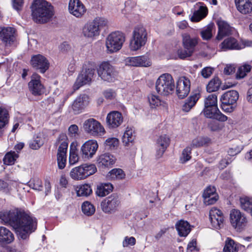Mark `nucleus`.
Wrapping results in <instances>:
<instances>
[{
  "instance_id": "1",
  "label": "nucleus",
  "mask_w": 252,
  "mask_h": 252,
  "mask_svg": "<svg viewBox=\"0 0 252 252\" xmlns=\"http://www.w3.org/2000/svg\"><path fill=\"white\" fill-rule=\"evenodd\" d=\"M0 220L2 223L12 226L20 239L26 240L36 229V219L25 212L3 210L0 212Z\"/></svg>"
},
{
  "instance_id": "4",
  "label": "nucleus",
  "mask_w": 252,
  "mask_h": 252,
  "mask_svg": "<svg viewBox=\"0 0 252 252\" xmlns=\"http://www.w3.org/2000/svg\"><path fill=\"white\" fill-rule=\"evenodd\" d=\"M174 81L172 76L165 73L161 75L156 83V89L157 93L162 95H168L174 91Z\"/></svg>"
},
{
  "instance_id": "3",
  "label": "nucleus",
  "mask_w": 252,
  "mask_h": 252,
  "mask_svg": "<svg viewBox=\"0 0 252 252\" xmlns=\"http://www.w3.org/2000/svg\"><path fill=\"white\" fill-rule=\"evenodd\" d=\"M203 113L208 118L214 119L220 121L225 122L227 117L220 112L218 107L217 96L215 94H210L204 100Z\"/></svg>"
},
{
  "instance_id": "63",
  "label": "nucleus",
  "mask_w": 252,
  "mask_h": 252,
  "mask_svg": "<svg viewBox=\"0 0 252 252\" xmlns=\"http://www.w3.org/2000/svg\"><path fill=\"white\" fill-rule=\"evenodd\" d=\"M235 71V67L233 65H227L224 69V73L226 75H230Z\"/></svg>"
},
{
  "instance_id": "38",
  "label": "nucleus",
  "mask_w": 252,
  "mask_h": 252,
  "mask_svg": "<svg viewBox=\"0 0 252 252\" xmlns=\"http://www.w3.org/2000/svg\"><path fill=\"white\" fill-rule=\"evenodd\" d=\"M135 138L132 129L127 128L122 137V142L125 146H129L132 144Z\"/></svg>"
},
{
  "instance_id": "51",
  "label": "nucleus",
  "mask_w": 252,
  "mask_h": 252,
  "mask_svg": "<svg viewBox=\"0 0 252 252\" xmlns=\"http://www.w3.org/2000/svg\"><path fill=\"white\" fill-rule=\"evenodd\" d=\"M209 141L208 138L197 137L192 140L191 145L192 147H199L205 145Z\"/></svg>"
},
{
  "instance_id": "49",
  "label": "nucleus",
  "mask_w": 252,
  "mask_h": 252,
  "mask_svg": "<svg viewBox=\"0 0 252 252\" xmlns=\"http://www.w3.org/2000/svg\"><path fill=\"white\" fill-rule=\"evenodd\" d=\"M251 66L249 64H245L239 67L236 73V78L241 79L244 78L247 73L251 71Z\"/></svg>"
},
{
  "instance_id": "48",
  "label": "nucleus",
  "mask_w": 252,
  "mask_h": 252,
  "mask_svg": "<svg viewBox=\"0 0 252 252\" xmlns=\"http://www.w3.org/2000/svg\"><path fill=\"white\" fill-rule=\"evenodd\" d=\"M18 155L15 152H10L7 153L3 158V162L6 165H12L14 163Z\"/></svg>"
},
{
  "instance_id": "12",
  "label": "nucleus",
  "mask_w": 252,
  "mask_h": 252,
  "mask_svg": "<svg viewBox=\"0 0 252 252\" xmlns=\"http://www.w3.org/2000/svg\"><path fill=\"white\" fill-rule=\"evenodd\" d=\"M230 221L232 226L237 231L243 230L248 223V219L245 214L240 210L233 209L230 213Z\"/></svg>"
},
{
  "instance_id": "27",
  "label": "nucleus",
  "mask_w": 252,
  "mask_h": 252,
  "mask_svg": "<svg viewBox=\"0 0 252 252\" xmlns=\"http://www.w3.org/2000/svg\"><path fill=\"white\" fill-rule=\"evenodd\" d=\"M216 188L214 187L209 186L204 190L203 197L204 202L207 205L215 203L218 199V196L216 193Z\"/></svg>"
},
{
  "instance_id": "56",
  "label": "nucleus",
  "mask_w": 252,
  "mask_h": 252,
  "mask_svg": "<svg viewBox=\"0 0 252 252\" xmlns=\"http://www.w3.org/2000/svg\"><path fill=\"white\" fill-rule=\"evenodd\" d=\"M135 243L136 239L134 237L126 236L123 242V246L124 247L132 246H134Z\"/></svg>"
},
{
  "instance_id": "43",
  "label": "nucleus",
  "mask_w": 252,
  "mask_h": 252,
  "mask_svg": "<svg viewBox=\"0 0 252 252\" xmlns=\"http://www.w3.org/2000/svg\"><path fill=\"white\" fill-rule=\"evenodd\" d=\"M44 143V138L41 134H38L36 137L30 143V147L33 150H37L42 146Z\"/></svg>"
},
{
  "instance_id": "32",
  "label": "nucleus",
  "mask_w": 252,
  "mask_h": 252,
  "mask_svg": "<svg viewBox=\"0 0 252 252\" xmlns=\"http://www.w3.org/2000/svg\"><path fill=\"white\" fill-rule=\"evenodd\" d=\"M14 240L13 234L7 228L0 226V244H8Z\"/></svg>"
},
{
  "instance_id": "58",
  "label": "nucleus",
  "mask_w": 252,
  "mask_h": 252,
  "mask_svg": "<svg viewBox=\"0 0 252 252\" xmlns=\"http://www.w3.org/2000/svg\"><path fill=\"white\" fill-rule=\"evenodd\" d=\"M137 59L136 57H128L126 59L125 63L127 65L138 66Z\"/></svg>"
},
{
  "instance_id": "26",
  "label": "nucleus",
  "mask_w": 252,
  "mask_h": 252,
  "mask_svg": "<svg viewBox=\"0 0 252 252\" xmlns=\"http://www.w3.org/2000/svg\"><path fill=\"white\" fill-rule=\"evenodd\" d=\"M170 138L166 135H161L157 140V156L161 157L170 144Z\"/></svg>"
},
{
  "instance_id": "36",
  "label": "nucleus",
  "mask_w": 252,
  "mask_h": 252,
  "mask_svg": "<svg viewBox=\"0 0 252 252\" xmlns=\"http://www.w3.org/2000/svg\"><path fill=\"white\" fill-rule=\"evenodd\" d=\"M113 189V185L110 183L102 184L97 186L96 194L100 197H103L108 194Z\"/></svg>"
},
{
  "instance_id": "41",
  "label": "nucleus",
  "mask_w": 252,
  "mask_h": 252,
  "mask_svg": "<svg viewBox=\"0 0 252 252\" xmlns=\"http://www.w3.org/2000/svg\"><path fill=\"white\" fill-rule=\"evenodd\" d=\"M241 208L249 213L252 217V198L244 197L240 198Z\"/></svg>"
},
{
  "instance_id": "13",
  "label": "nucleus",
  "mask_w": 252,
  "mask_h": 252,
  "mask_svg": "<svg viewBox=\"0 0 252 252\" xmlns=\"http://www.w3.org/2000/svg\"><path fill=\"white\" fill-rule=\"evenodd\" d=\"M98 76L104 81L113 82L117 75L114 67L108 62L102 63L97 69Z\"/></svg>"
},
{
  "instance_id": "23",
  "label": "nucleus",
  "mask_w": 252,
  "mask_h": 252,
  "mask_svg": "<svg viewBox=\"0 0 252 252\" xmlns=\"http://www.w3.org/2000/svg\"><path fill=\"white\" fill-rule=\"evenodd\" d=\"M123 122V117L122 115L118 111H112L107 116V125L110 128H116L119 126Z\"/></svg>"
},
{
  "instance_id": "54",
  "label": "nucleus",
  "mask_w": 252,
  "mask_h": 252,
  "mask_svg": "<svg viewBox=\"0 0 252 252\" xmlns=\"http://www.w3.org/2000/svg\"><path fill=\"white\" fill-rule=\"evenodd\" d=\"M148 100L152 107L158 106L160 104L159 97L156 95L150 94L148 96Z\"/></svg>"
},
{
  "instance_id": "21",
  "label": "nucleus",
  "mask_w": 252,
  "mask_h": 252,
  "mask_svg": "<svg viewBox=\"0 0 252 252\" xmlns=\"http://www.w3.org/2000/svg\"><path fill=\"white\" fill-rule=\"evenodd\" d=\"M89 97L86 94H80L76 97L72 104V108L75 114H78L88 106Z\"/></svg>"
},
{
  "instance_id": "55",
  "label": "nucleus",
  "mask_w": 252,
  "mask_h": 252,
  "mask_svg": "<svg viewBox=\"0 0 252 252\" xmlns=\"http://www.w3.org/2000/svg\"><path fill=\"white\" fill-rule=\"evenodd\" d=\"M191 51L184 48V49H179L178 50V55L181 59H184L187 57H189L193 54Z\"/></svg>"
},
{
  "instance_id": "8",
  "label": "nucleus",
  "mask_w": 252,
  "mask_h": 252,
  "mask_svg": "<svg viewBox=\"0 0 252 252\" xmlns=\"http://www.w3.org/2000/svg\"><path fill=\"white\" fill-rule=\"evenodd\" d=\"M239 93L235 90H231L224 93L221 96V107L226 113L232 112L236 108L239 98Z\"/></svg>"
},
{
  "instance_id": "6",
  "label": "nucleus",
  "mask_w": 252,
  "mask_h": 252,
  "mask_svg": "<svg viewBox=\"0 0 252 252\" xmlns=\"http://www.w3.org/2000/svg\"><path fill=\"white\" fill-rule=\"evenodd\" d=\"M147 41V32L142 26L136 27L132 32V36L130 41L129 48L131 51H135L144 46Z\"/></svg>"
},
{
  "instance_id": "42",
  "label": "nucleus",
  "mask_w": 252,
  "mask_h": 252,
  "mask_svg": "<svg viewBox=\"0 0 252 252\" xmlns=\"http://www.w3.org/2000/svg\"><path fill=\"white\" fill-rule=\"evenodd\" d=\"M8 111L0 107V136L2 134V128L8 122Z\"/></svg>"
},
{
  "instance_id": "31",
  "label": "nucleus",
  "mask_w": 252,
  "mask_h": 252,
  "mask_svg": "<svg viewBox=\"0 0 252 252\" xmlns=\"http://www.w3.org/2000/svg\"><path fill=\"white\" fill-rule=\"evenodd\" d=\"M191 225L186 220H181L175 224L178 234L180 237H186L191 231Z\"/></svg>"
},
{
  "instance_id": "29",
  "label": "nucleus",
  "mask_w": 252,
  "mask_h": 252,
  "mask_svg": "<svg viewBox=\"0 0 252 252\" xmlns=\"http://www.w3.org/2000/svg\"><path fill=\"white\" fill-rule=\"evenodd\" d=\"M116 158L112 155L105 153L100 155L97 159L99 166L109 167L114 164Z\"/></svg>"
},
{
  "instance_id": "57",
  "label": "nucleus",
  "mask_w": 252,
  "mask_h": 252,
  "mask_svg": "<svg viewBox=\"0 0 252 252\" xmlns=\"http://www.w3.org/2000/svg\"><path fill=\"white\" fill-rule=\"evenodd\" d=\"M213 72V68L210 67H206L201 70V74L203 77L207 78L212 74Z\"/></svg>"
},
{
  "instance_id": "19",
  "label": "nucleus",
  "mask_w": 252,
  "mask_h": 252,
  "mask_svg": "<svg viewBox=\"0 0 252 252\" xmlns=\"http://www.w3.org/2000/svg\"><path fill=\"white\" fill-rule=\"evenodd\" d=\"M40 78L38 74H33L28 83L29 91L34 96L40 95L43 93L44 86L41 82Z\"/></svg>"
},
{
  "instance_id": "25",
  "label": "nucleus",
  "mask_w": 252,
  "mask_h": 252,
  "mask_svg": "<svg viewBox=\"0 0 252 252\" xmlns=\"http://www.w3.org/2000/svg\"><path fill=\"white\" fill-rule=\"evenodd\" d=\"M217 24L218 26V33L216 37L217 39L220 40L224 36L232 33V27L226 21L218 20Z\"/></svg>"
},
{
  "instance_id": "40",
  "label": "nucleus",
  "mask_w": 252,
  "mask_h": 252,
  "mask_svg": "<svg viewBox=\"0 0 252 252\" xmlns=\"http://www.w3.org/2000/svg\"><path fill=\"white\" fill-rule=\"evenodd\" d=\"M76 192L78 196H88L92 193V189L90 185L84 184L77 188Z\"/></svg>"
},
{
  "instance_id": "50",
  "label": "nucleus",
  "mask_w": 252,
  "mask_h": 252,
  "mask_svg": "<svg viewBox=\"0 0 252 252\" xmlns=\"http://www.w3.org/2000/svg\"><path fill=\"white\" fill-rule=\"evenodd\" d=\"M79 159L77 150L75 148H70L69 151V163L73 165L78 162Z\"/></svg>"
},
{
  "instance_id": "62",
  "label": "nucleus",
  "mask_w": 252,
  "mask_h": 252,
  "mask_svg": "<svg viewBox=\"0 0 252 252\" xmlns=\"http://www.w3.org/2000/svg\"><path fill=\"white\" fill-rule=\"evenodd\" d=\"M12 4L15 10H20L23 5V0H13Z\"/></svg>"
},
{
  "instance_id": "64",
  "label": "nucleus",
  "mask_w": 252,
  "mask_h": 252,
  "mask_svg": "<svg viewBox=\"0 0 252 252\" xmlns=\"http://www.w3.org/2000/svg\"><path fill=\"white\" fill-rule=\"evenodd\" d=\"M34 183V189L38 191L42 190L43 186L42 181L39 179H35L33 180Z\"/></svg>"
},
{
  "instance_id": "37",
  "label": "nucleus",
  "mask_w": 252,
  "mask_h": 252,
  "mask_svg": "<svg viewBox=\"0 0 252 252\" xmlns=\"http://www.w3.org/2000/svg\"><path fill=\"white\" fill-rule=\"evenodd\" d=\"M215 28L214 23L208 24L200 32V35L202 38L205 40L210 39L213 36L212 32Z\"/></svg>"
},
{
  "instance_id": "16",
  "label": "nucleus",
  "mask_w": 252,
  "mask_h": 252,
  "mask_svg": "<svg viewBox=\"0 0 252 252\" xmlns=\"http://www.w3.org/2000/svg\"><path fill=\"white\" fill-rule=\"evenodd\" d=\"M190 89L189 79L186 76L180 77L176 83V93L179 98L183 99L189 94Z\"/></svg>"
},
{
  "instance_id": "59",
  "label": "nucleus",
  "mask_w": 252,
  "mask_h": 252,
  "mask_svg": "<svg viewBox=\"0 0 252 252\" xmlns=\"http://www.w3.org/2000/svg\"><path fill=\"white\" fill-rule=\"evenodd\" d=\"M198 251L196 247V241L192 240L188 245L187 252H196Z\"/></svg>"
},
{
  "instance_id": "2",
  "label": "nucleus",
  "mask_w": 252,
  "mask_h": 252,
  "mask_svg": "<svg viewBox=\"0 0 252 252\" xmlns=\"http://www.w3.org/2000/svg\"><path fill=\"white\" fill-rule=\"evenodd\" d=\"M31 8L32 19L36 23H46L53 15V7L45 0H34Z\"/></svg>"
},
{
  "instance_id": "30",
  "label": "nucleus",
  "mask_w": 252,
  "mask_h": 252,
  "mask_svg": "<svg viewBox=\"0 0 252 252\" xmlns=\"http://www.w3.org/2000/svg\"><path fill=\"white\" fill-rule=\"evenodd\" d=\"M199 38L191 37L189 34L185 33L183 35V44L184 48L187 49L194 53L195 48L198 44Z\"/></svg>"
},
{
  "instance_id": "39",
  "label": "nucleus",
  "mask_w": 252,
  "mask_h": 252,
  "mask_svg": "<svg viewBox=\"0 0 252 252\" xmlns=\"http://www.w3.org/2000/svg\"><path fill=\"white\" fill-rule=\"evenodd\" d=\"M207 14V9L202 6H200L199 9L195 11L190 18L192 22H199L204 18Z\"/></svg>"
},
{
  "instance_id": "7",
  "label": "nucleus",
  "mask_w": 252,
  "mask_h": 252,
  "mask_svg": "<svg viewBox=\"0 0 252 252\" xmlns=\"http://www.w3.org/2000/svg\"><path fill=\"white\" fill-rule=\"evenodd\" d=\"M125 41V37L120 32H115L111 33L106 40V46L107 52L112 53L120 50Z\"/></svg>"
},
{
  "instance_id": "61",
  "label": "nucleus",
  "mask_w": 252,
  "mask_h": 252,
  "mask_svg": "<svg viewBox=\"0 0 252 252\" xmlns=\"http://www.w3.org/2000/svg\"><path fill=\"white\" fill-rule=\"evenodd\" d=\"M103 95L106 98L112 99L115 97L116 94L113 90L109 89L104 92Z\"/></svg>"
},
{
  "instance_id": "52",
  "label": "nucleus",
  "mask_w": 252,
  "mask_h": 252,
  "mask_svg": "<svg viewBox=\"0 0 252 252\" xmlns=\"http://www.w3.org/2000/svg\"><path fill=\"white\" fill-rule=\"evenodd\" d=\"M191 151V148L189 147H186L183 151L182 157L180 158L181 163H184L190 159Z\"/></svg>"
},
{
  "instance_id": "18",
  "label": "nucleus",
  "mask_w": 252,
  "mask_h": 252,
  "mask_svg": "<svg viewBox=\"0 0 252 252\" xmlns=\"http://www.w3.org/2000/svg\"><path fill=\"white\" fill-rule=\"evenodd\" d=\"M31 63L34 69L38 70L41 73H45L49 69L50 65L47 58L41 54L32 56Z\"/></svg>"
},
{
  "instance_id": "5",
  "label": "nucleus",
  "mask_w": 252,
  "mask_h": 252,
  "mask_svg": "<svg viewBox=\"0 0 252 252\" xmlns=\"http://www.w3.org/2000/svg\"><path fill=\"white\" fill-rule=\"evenodd\" d=\"M68 138L64 133H61L57 138L55 146L59 145L57 152V162L60 169H63L66 162V153L68 148Z\"/></svg>"
},
{
  "instance_id": "53",
  "label": "nucleus",
  "mask_w": 252,
  "mask_h": 252,
  "mask_svg": "<svg viewBox=\"0 0 252 252\" xmlns=\"http://www.w3.org/2000/svg\"><path fill=\"white\" fill-rule=\"evenodd\" d=\"M137 59V64L138 66H149L151 65V63L149 59L145 56L136 57Z\"/></svg>"
},
{
  "instance_id": "24",
  "label": "nucleus",
  "mask_w": 252,
  "mask_h": 252,
  "mask_svg": "<svg viewBox=\"0 0 252 252\" xmlns=\"http://www.w3.org/2000/svg\"><path fill=\"white\" fill-rule=\"evenodd\" d=\"M68 10L71 14L76 17H81L86 11L84 5L79 0H70Z\"/></svg>"
},
{
  "instance_id": "33",
  "label": "nucleus",
  "mask_w": 252,
  "mask_h": 252,
  "mask_svg": "<svg viewBox=\"0 0 252 252\" xmlns=\"http://www.w3.org/2000/svg\"><path fill=\"white\" fill-rule=\"evenodd\" d=\"M200 97L199 93H195L187 99L182 106V110L185 112H189L196 103Z\"/></svg>"
},
{
  "instance_id": "9",
  "label": "nucleus",
  "mask_w": 252,
  "mask_h": 252,
  "mask_svg": "<svg viewBox=\"0 0 252 252\" xmlns=\"http://www.w3.org/2000/svg\"><path fill=\"white\" fill-rule=\"evenodd\" d=\"M107 21L104 18L96 17L93 21L86 24L83 29V35L87 37L98 35L101 28L107 25Z\"/></svg>"
},
{
  "instance_id": "60",
  "label": "nucleus",
  "mask_w": 252,
  "mask_h": 252,
  "mask_svg": "<svg viewBox=\"0 0 252 252\" xmlns=\"http://www.w3.org/2000/svg\"><path fill=\"white\" fill-rule=\"evenodd\" d=\"M78 127L76 125H72L68 128V134L71 137H75L78 134Z\"/></svg>"
},
{
  "instance_id": "45",
  "label": "nucleus",
  "mask_w": 252,
  "mask_h": 252,
  "mask_svg": "<svg viewBox=\"0 0 252 252\" xmlns=\"http://www.w3.org/2000/svg\"><path fill=\"white\" fill-rule=\"evenodd\" d=\"M119 145V140L116 138H108L104 143L105 150L109 151L115 149Z\"/></svg>"
},
{
  "instance_id": "44",
  "label": "nucleus",
  "mask_w": 252,
  "mask_h": 252,
  "mask_svg": "<svg viewBox=\"0 0 252 252\" xmlns=\"http://www.w3.org/2000/svg\"><path fill=\"white\" fill-rule=\"evenodd\" d=\"M221 84L220 80L218 77H215L212 79L207 86L206 89L208 92L217 91L220 88Z\"/></svg>"
},
{
  "instance_id": "22",
  "label": "nucleus",
  "mask_w": 252,
  "mask_h": 252,
  "mask_svg": "<svg viewBox=\"0 0 252 252\" xmlns=\"http://www.w3.org/2000/svg\"><path fill=\"white\" fill-rule=\"evenodd\" d=\"M14 29L11 27H0V38L5 46H10L15 40Z\"/></svg>"
},
{
  "instance_id": "17",
  "label": "nucleus",
  "mask_w": 252,
  "mask_h": 252,
  "mask_svg": "<svg viewBox=\"0 0 252 252\" xmlns=\"http://www.w3.org/2000/svg\"><path fill=\"white\" fill-rule=\"evenodd\" d=\"M98 147L96 140H89L83 144L81 148V156L84 159H89L93 157Z\"/></svg>"
},
{
  "instance_id": "20",
  "label": "nucleus",
  "mask_w": 252,
  "mask_h": 252,
  "mask_svg": "<svg viewBox=\"0 0 252 252\" xmlns=\"http://www.w3.org/2000/svg\"><path fill=\"white\" fill-rule=\"evenodd\" d=\"M223 215L221 210L215 207L210 210V220L212 226L215 228L220 229L223 226Z\"/></svg>"
},
{
  "instance_id": "35",
  "label": "nucleus",
  "mask_w": 252,
  "mask_h": 252,
  "mask_svg": "<svg viewBox=\"0 0 252 252\" xmlns=\"http://www.w3.org/2000/svg\"><path fill=\"white\" fill-rule=\"evenodd\" d=\"M242 246L236 243L230 238H227L225 241L223 252H238L239 250Z\"/></svg>"
},
{
  "instance_id": "47",
  "label": "nucleus",
  "mask_w": 252,
  "mask_h": 252,
  "mask_svg": "<svg viewBox=\"0 0 252 252\" xmlns=\"http://www.w3.org/2000/svg\"><path fill=\"white\" fill-rule=\"evenodd\" d=\"M109 174L110 177L114 180H121L125 177L124 171L120 168L113 169L109 172Z\"/></svg>"
},
{
  "instance_id": "10",
  "label": "nucleus",
  "mask_w": 252,
  "mask_h": 252,
  "mask_svg": "<svg viewBox=\"0 0 252 252\" xmlns=\"http://www.w3.org/2000/svg\"><path fill=\"white\" fill-rule=\"evenodd\" d=\"M94 66L92 63L85 64L73 85V89L77 90L81 87L90 83L94 75Z\"/></svg>"
},
{
  "instance_id": "46",
  "label": "nucleus",
  "mask_w": 252,
  "mask_h": 252,
  "mask_svg": "<svg viewBox=\"0 0 252 252\" xmlns=\"http://www.w3.org/2000/svg\"><path fill=\"white\" fill-rule=\"evenodd\" d=\"M82 210L84 214L90 216L95 212V208L90 202L86 201L82 205Z\"/></svg>"
},
{
  "instance_id": "15",
  "label": "nucleus",
  "mask_w": 252,
  "mask_h": 252,
  "mask_svg": "<svg viewBox=\"0 0 252 252\" xmlns=\"http://www.w3.org/2000/svg\"><path fill=\"white\" fill-rule=\"evenodd\" d=\"M83 128L87 133L94 136L101 135L105 131L100 123L93 118L86 120L83 124Z\"/></svg>"
},
{
  "instance_id": "11",
  "label": "nucleus",
  "mask_w": 252,
  "mask_h": 252,
  "mask_svg": "<svg viewBox=\"0 0 252 252\" xmlns=\"http://www.w3.org/2000/svg\"><path fill=\"white\" fill-rule=\"evenodd\" d=\"M96 171V168L94 164H84L72 168L69 175L74 180H81L94 174Z\"/></svg>"
},
{
  "instance_id": "14",
  "label": "nucleus",
  "mask_w": 252,
  "mask_h": 252,
  "mask_svg": "<svg viewBox=\"0 0 252 252\" xmlns=\"http://www.w3.org/2000/svg\"><path fill=\"white\" fill-rule=\"evenodd\" d=\"M120 205V201L116 194H112L101 203L102 211L105 213L115 212Z\"/></svg>"
},
{
  "instance_id": "28",
  "label": "nucleus",
  "mask_w": 252,
  "mask_h": 252,
  "mask_svg": "<svg viewBox=\"0 0 252 252\" xmlns=\"http://www.w3.org/2000/svg\"><path fill=\"white\" fill-rule=\"evenodd\" d=\"M237 10L242 14H247L252 12V0H235Z\"/></svg>"
},
{
  "instance_id": "34",
  "label": "nucleus",
  "mask_w": 252,
  "mask_h": 252,
  "mask_svg": "<svg viewBox=\"0 0 252 252\" xmlns=\"http://www.w3.org/2000/svg\"><path fill=\"white\" fill-rule=\"evenodd\" d=\"M221 48L224 50L239 49V43L237 40L233 37H228L225 39L220 44Z\"/></svg>"
}]
</instances>
